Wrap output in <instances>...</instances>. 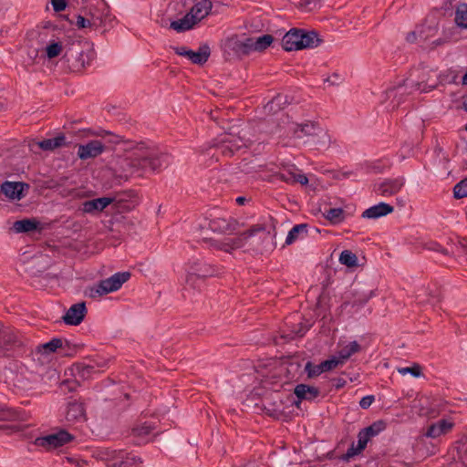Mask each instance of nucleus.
I'll use <instances>...</instances> for the list:
<instances>
[{
    "label": "nucleus",
    "mask_w": 467,
    "mask_h": 467,
    "mask_svg": "<svg viewBox=\"0 0 467 467\" xmlns=\"http://www.w3.org/2000/svg\"><path fill=\"white\" fill-rule=\"evenodd\" d=\"M131 155L125 160V166L130 174L142 176L145 172H161L171 162V157L152 142L140 141L132 145Z\"/></svg>",
    "instance_id": "nucleus-1"
},
{
    "label": "nucleus",
    "mask_w": 467,
    "mask_h": 467,
    "mask_svg": "<svg viewBox=\"0 0 467 467\" xmlns=\"http://www.w3.org/2000/svg\"><path fill=\"white\" fill-rule=\"evenodd\" d=\"M256 236L262 239V244H255L257 249L268 246L272 241L270 231L266 230L262 224H254L236 237H227L223 240H213L211 241V246L220 251L232 253L234 250L244 247L250 238Z\"/></svg>",
    "instance_id": "nucleus-2"
},
{
    "label": "nucleus",
    "mask_w": 467,
    "mask_h": 467,
    "mask_svg": "<svg viewBox=\"0 0 467 467\" xmlns=\"http://www.w3.org/2000/svg\"><path fill=\"white\" fill-rule=\"evenodd\" d=\"M212 7L211 0H200L191 7L182 18L171 21L170 28L178 33L188 31L205 18L210 14Z\"/></svg>",
    "instance_id": "nucleus-3"
},
{
    "label": "nucleus",
    "mask_w": 467,
    "mask_h": 467,
    "mask_svg": "<svg viewBox=\"0 0 467 467\" xmlns=\"http://www.w3.org/2000/svg\"><path fill=\"white\" fill-rule=\"evenodd\" d=\"M291 130L297 139H301L305 136L313 137L314 143L321 148L327 149L331 144V138L328 131L317 122L306 121L301 124H293Z\"/></svg>",
    "instance_id": "nucleus-4"
},
{
    "label": "nucleus",
    "mask_w": 467,
    "mask_h": 467,
    "mask_svg": "<svg viewBox=\"0 0 467 467\" xmlns=\"http://www.w3.org/2000/svg\"><path fill=\"white\" fill-rule=\"evenodd\" d=\"M98 457L106 462L109 467H140V457L124 450L101 448L98 451Z\"/></svg>",
    "instance_id": "nucleus-5"
},
{
    "label": "nucleus",
    "mask_w": 467,
    "mask_h": 467,
    "mask_svg": "<svg viewBox=\"0 0 467 467\" xmlns=\"http://www.w3.org/2000/svg\"><path fill=\"white\" fill-rule=\"evenodd\" d=\"M186 272V285L193 289H200L203 280L215 275L216 271L213 266L202 260L194 259L187 264Z\"/></svg>",
    "instance_id": "nucleus-6"
},
{
    "label": "nucleus",
    "mask_w": 467,
    "mask_h": 467,
    "mask_svg": "<svg viewBox=\"0 0 467 467\" xmlns=\"http://www.w3.org/2000/svg\"><path fill=\"white\" fill-rule=\"evenodd\" d=\"M130 277L129 272H118L109 278L103 279L98 284L88 288V295L91 298H96L109 293L119 290L124 283Z\"/></svg>",
    "instance_id": "nucleus-7"
},
{
    "label": "nucleus",
    "mask_w": 467,
    "mask_h": 467,
    "mask_svg": "<svg viewBox=\"0 0 467 467\" xmlns=\"http://www.w3.org/2000/svg\"><path fill=\"white\" fill-rule=\"evenodd\" d=\"M247 143L248 140H243L240 136L225 134L214 145L207 150V154L209 155L210 151L213 150L214 152L212 154L213 157L219 153L223 156L230 157L243 147H247Z\"/></svg>",
    "instance_id": "nucleus-8"
},
{
    "label": "nucleus",
    "mask_w": 467,
    "mask_h": 467,
    "mask_svg": "<svg viewBox=\"0 0 467 467\" xmlns=\"http://www.w3.org/2000/svg\"><path fill=\"white\" fill-rule=\"evenodd\" d=\"M418 77L420 78L418 81L407 79L406 85L428 92L435 88L440 83L439 76L435 71L431 69L422 68L420 75Z\"/></svg>",
    "instance_id": "nucleus-9"
},
{
    "label": "nucleus",
    "mask_w": 467,
    "mask_h": 467,
    "mask_svg": "<svg viewBox=\"0 0 467 467\" xmlns=\"http://www.w3.org/2000/svg\"><path fill=\"white\" fill-rule=\"evenodd\" d=\"M73 440V436L66 431H59L44 437L36 439L35 444L47 450L57 448Z\"/></svg>",
    "instance_id": "nucleus-10"
},
{
    "label": "nucleus",
    "mask_w": 467,
    "mask_h": 467,
    "mask_svg": "<svg viewBox=\"0 0 467 467\" xmlns=\"http://www.w3.org/2000/svg\"><path fill=\"white\" fill-rule=\"evenodd\" d=\"M405 178L397 177L387 179L374 186L377 195L381 197H390L397 194L404 186Z\"/></svg>",
    "instance_id": "nucleus-11"
},
{
    "label": "nucleus",
    "mask_w": 467,
    "mask_h": 467,
    "mask_svg": "<svg viewBox=\"0 0 467 467\" xmlns=\"http://www.w3.org/2000/svg\"><path fill=\"white\" fill-rule=\"evenodd\" d=\"M21 345L16 331L0 323V356H5L8 351Z\"/></svg>",
    "instance_id": "nucleus-12"
},
{
    "label": "nucleus",
    "mask_w": 467,
    "mask_h": 467,
    "mask_svg": "<svg viewBox=\"0 0 467 467\" xmlns=\"http://www.w3.org/2000/svg\"><path fill=\"white\" fill-rule=\"evenodd\" d=\"M105 151V145L101 140H94L87 144H80L78 147V157L80 160L94 159Z\"/></svg>",
    "instance_id": "nucleus-13"
},
{
    "label": "nucleus",
    "mask_w": 467,
    "mask_h": 467,
    "mask_svg": "<svg viewBox=\"0 0 467 467\" xmlns=\"http://www.w3.org/2000/svg\"><path fill=\"white\" fill-rule=\"evenodd\" d=\"M224 50L229 55L233 54L237 57L248 55L251 52L248 37L239 39L237 36L228 38L224 43Z\"/></svg>",
    "instance_id": "nucleus-14"
},
{
    "label": "nucleus",
    "mask_w": 467,
    "mask_h": 467,
    "mask_svg": "<svg viewBox=\"0 0 467 467\" xmlns=\"http://www.w3.org/2000/svg\"><path fill=\"white\" fill-rule=\"evenodd\" d=\"M340 361L337 359V357H332L321 362L318 365H314L312 362H306L305 366V371L307 373L308 378H315L319 376L323 372L330 371L340 365Z\"/></svg>",
    "instance_id": "nucleus-15"
},
{
    "label": "nucleus",
    "mask_w": 467,
    "mask_h": 467,
    "mask_svg": "<svg viewBox=\"0 0 467 467\" xmlns=\"http://www.w3.org/2000/svg\"><path fill=\"white\" fill-rule=\"evenodd\" d=\"M153 429L152 424L148 422L135 426L132 428L130 434L133 438V441L138 445H141L153 441L155 436L152 432Z\"/></svg>",
    "instance_id": "nucleus-16"
},
{
    "label": "nucleus",
    "mask_w": 467,
    "mask_h": 467,
    "mask_svg": "<svg viewBox=\"0 0 467 467\" xmlns=\"http://www.w3.org/2000/svg\"><path fill=\"white\" fill-rule=\"evenodd\" d=\"M87 312L86 305L84 302L77 303L69 307L63 317L66 324L77 326L84 319Z\"/></svg>",
    "instance_id": "nucleus-17"
},
{
    "label": "nucleus",
    "mask_w": 467,
    "mask_h": 467,
    "mask_svg": "<svg viewBox=\"0 0 467 467\" xmlns=\"http://www.w3.org/2000/svg\"><path fill=\"white\" fill-rule=\"evenodd\" d=\"M26 184L23 182H5L1 185V192L10 200H21L24 197Z\"/></svg>",
    "instance_id": "nucleus-18"
},
{
    "label": "nucleus",
    "mask_w": 467,
    "mask_h": 467,
    "mask_svg": "<svg viewBox=\"0 0 467 467\" xmlns=\"http://www.w3.org/2000/svg\"><path fill=\"white\" fill-rule=\"evenodd\" d=\"M112 202V199L109 197H101L89 201H86L82 203L81 210L85 213H94L102 212Z\"/></svg>",
    "instance_id": "nucleus-19"
},
{
    "label": "nucleus",
    "mask_w": 467,
    "mask_h": 467,
    "mask_svg": "<svg viewBox=\"0 0 467 467\" xmlns=\"http://www.w3.org/2000/svg\"><path fill=\"white\" fill-rule=\"evenodd\" d=\"M393 210L394 208L390 204L386 202H379L366 209L362 213V217L367 219H378L391 213Z\"/></svg>",
    "instance_id": "nucleus-20"
},
{
    "label": "nucleus",
    "mask_w": 467,
    "mask_h": 467,
    "mask_svg": "<svg viewBox=\"0 0 467 467\" xmlns=\"http://www.w3.org/2000/svg\"><path fill=\"white\" fill-rule=\"evenodd\" d=\"M300 33L301 29L293 28L283 36L282 47L285 50H300Z\"/></svg>",
    "instance_id": "nucleus-21"
},
{
    "label": "nucleus",
    "mask_w": 467,
    "mask_h": 467,
    "mask_svg": "<svg viewBox=\"0 0 467 467\" xmlns=\"http://www.w3.org/2000/svg\"><path fill=\"white\" fill-rule=\"evenodd\" d=\"M452 427L453 423L451 421L441 420L429 427L426 436L430 438H438L441 435L449 432Z\"/></svg>",
    "instance_id": "nucleus-22"
},
{
    "label": "nucleus",
    "mask_w": 467,
    "mask_h": 467,
    "mask_svg": "<svg viewBox=\"0 0 467 467\" xmlns=\"http://www.w3.org/2000/svg\"><path fill=\"white\" fill-rule=\"evenodd\" d=\"M321 39L315 31H306L301 29L300 33V50L305 48H314L319 46Z\"/></svg>",
    "instance_id": "nucleus-23"
},
{
    "label": "nucleus",
    "mask_w": 467,
    "mask_h": 467,
    "mask_svg": "<svg viewBox=\"0 0 467 467\" xmlns=\"http://www.w3.org/2000/svg\"><path fill=\"white\" fill-rule=\"evenodd\" d=\"M40 225V222L35 218L23 219L16 221L13 223V230L16 233H28L35 230H41L42 227Z\"/></svg>",
    "instance_id": "nucleus-24"
},
{
    "label": "nucleus",
    "mask_w": 467,
    "mask_h": 467,
    "mask_svg": "<svg viewBox=\"0 0 467 467\" xmlns=\"http://www.w3.org/2000/svg\"><path fill=\"white\" fill-rule=\"evenodd\" d=\"M88 133L90 136L101 137L102 139H104V141L102 142L105 146L107 144L110 146H115L122 141V138L120 136L102 129L88 130Z\"/></svg>",
    "instance_id": "nucleus-25"
},
{
    "label": "nucleus",
    "mask_w": 467,
    "mask_h": 467,
    "mask_svg": "<svg viewBox=\"0 0 467 467\" xmlns=\"http://www.w3.org/2000/svg\"><path fill=\"white\" fill-rule=\"evenodd\" d=\"M89 16L93 27L95 28L106 26L107 21L109 20L108 7L104 5L101 8H95L90 11Z\"/></svg>",
    "instance_id": "nucleus-26"
},
{
    "label": "nucleus",
    "mask_w": 467,
    "mask_h": 467,
    "mask_svg": "<svg viewBox=\"0 0 467 467\" xmlns=\"http://www.w3.org/2000/svg\"><path fill=\"white\" fill-rule=\"evenodd\" d=\"M371 438L368 437V433L362 429L358 434V443L355 445L354 443L348 449L346 456L348 458L353 457L358 453H360L367 446L368 441Z\"/></svg>",
    "instance_id": "nucleus-27"
},
{
    "label": "nucleus",
    "mask_w": 467,
    "mask_h": 467,
    "mask_svg": "<svg viewBox=\"0 0 467 467\" xmlns=\"http://www.w3.org/2000/svg\"><path fill=\"white\" fill-rule=\"evenodd\" d=\"M186 54V57H188L192 63L202 65L204 64L209 57H210V47L207 45H202L199 47L198 50H189Z\"/></svg>",
    "instance_id": "nucleus-28"
},
{
    "label": "nucleus",
    "mask_w": 467,
    "mask_h": 467,
    "mask_svg": "<svg viewBox=\"0 0 467 467\" xmlns=\"http://www.w3.org/2000/svg\"><path fill=\"white\" fill-rule=\"evenodd\" d=\"M295 395L299 400H314L319 395V389L313 386L298 384L294 390Z\"/></svg>",
    "instance_id": "nucleus-29"
},
{
    "label": "nucleus",
    "mask_w": 467,
    "mask_h": 467,
    "mask_svg": "<svg viewBox=\"0 0 467 467\" xmlns=\"http://www.w3.org/2000/svg\"><path fill=\"white\" fill-rule=\"evenodd\" d=\"M249 45L251 46L252 51H264L274 41V37L271 35H263L254 37H248Z\"/></svg>",
    "instance_id": "nucleus-30"
},
{
    "label": "nucleus",
    "mask_w": 467,
    "mask_h": 467,
    "mask_svg": "<svg viewBox=\"0 0 467 467\" xmlns=\"http://www.w3.org/2000/svg\"><path fill=\"white\" fill-rule=\"evenodd\" d=\"M64 340L62 338H53L50 341L41 344L36 347V354L49 355L56 352L58 348H62Z\"/></svg>",
    "instance_id": "nucleus-31"
},
{
    "label": "nucleus",
    "mask_w": 467,
    "mask_h": 467,
    "mask_svg": "<svg viewBox=\"0 0 467 467\" xmlns=\"http://www.w3.org/2000/svg\"><path fill=\"white\" fill-rule=\"evenodd\" d=\"M360 351V345L357 341L349 342L348 344L343 346L338 351V357L337 359L341 360L340 365H342L346 360H348L352 355Z\"/></svg>",
    "instance_id": "nucleus-32"
},
{
    "label": "nucleus",
    "mask_w": 467,
    "mask_h": 467,
    "mask_svg": "<svg viewBox=\"0 0 467 467\" xmlns=\"http://www.w3.org/2000/svg\"><path fill=\"white\" fill-rule=\"evenodd\" d=\"M307 235V224H296L289 232L285 239L286 244H291L297 239L304 238Z\"/></svg>",
    "instance_id": "nucleus-33"
},
{
    "label": "nucleus",
    "mask_w": 467,
    "mask_h": 467,
    "mask_svg": "<svg viewBox=\"0 0 467 467\" xmlns=\"http://www.w3.org/2000/svg\"><path fill=\"white\" fill-rule=\"evenodd\" d=\"M85 417L84 408L79 403H71L68 405L66 418L68 421L81 420Z\"/></svg>",
    "instance_id": "nucleus-34"
},
{
    "label": "nucleus",
    "mask_w": 467,
    "mask_h": 467,
    "mask_svg": "<svg viewBox=\"0 0 467 467\" xmlns=\"http://www.w3.org/2000/svg\"><path fill=\"white\" fill-rule=\"evenodd\" d=\"M454 21L458 27L467 29V4H461L456 7Z\"/></svg>",
    "instance_id": "nucleus-35"
},
{
    "label": "nucleus",
    "mask_w": 467,
    "mask_h": 467,
    "mask_svg": "<svg viewBox=\"0 0 467 467\" xmlns=\"http://www.w3.org/2000/svg\"><path fill=\"white\" fill-rule=\"evenodd\" d=\"M66 138L64 136H57L53 139L44 140L37 142L40 149L44 150H52L54 149L61 147L65 142Z\"/></svg>",
    "instance_id": "nucleus-36"
},
{
    "label": "nucleus",
    "mask_w": 467,
    "mask_h": 467,
    "mask_svg": "<svg viewBox=\"0 0 467 467\" xmlns=\"http://www.w3.org/2000/svg\"><path fill=\"white\" fill-rule=\"evenodd\" d=\"M209 225L214 232L226 233L232 230L231 223L223 218H214L211 220Z\"/></svg>",
    "instance_id": "nucleus-37"
},
{
    "label": "nucleus",
    "mask_w": 467,
    "mask_h": 467,
    "mask_svg": "<svg viewBox=\"0 0 467 467\" xmlns=\"http://www.w3.org/2000/svg\"><path fill=\"white\" fill-rule=\"evenodd\" d=\"M325 216L332 223L337 224L345 220V212L341 208H330L326 211Z\"/></svg>",
    "instance_id": "nucleus-38"
},
{
    "label": "nucleus",
    "mask_w": 467,
    "mask_h": 467,
    "mask_svg": "<svg viewBox=\"0 0 467 467\" xmlns=\"http://www.w3.org/2000/svg\"><path fill=\"white\" fill-rule=\"evenodd\" d=\"M339 263L348 267H353L358 265L357 255L350 250H344L339 255Z\"/></svg>",
    "instance_id": "nucleus-39"
},
{
    "label": "nucleus",
    "mask_w": 467,
    "mask_h": 467,
    "mask_svg": "<svg viewBox=\"0 0 467 467\" xmlns=\"http://www.w3.org/2000/svg\"><path fill=\"white\" fill-rule=\"evenodd\" d=\"M385 428H386L385 422L382 420H378V421L373 422L368 427L364 428V430L368 433V437L372 438V437L377 436L382 431H384Z\"/></svg>",
    "instance_id": "nucleus-40"
},
{
    "label": "nucleus",
    "mask_w": 467,
    "mask_h": 467,
    "mask_svg": "<svg viewBox=\"0 0 467 467\" xmlns=\"http://www.w3.org/2000/svg\"><path fill=\"white\" fill-rule=\"evenodd\" d=\"M453 194L456 199L467 197V178L462 180L454 186Z\"/></svg>",
    "instance_id": "nucleus-41"
},
{
    "label": "nucleus",
    "mask_w": 467,
    "mask_h": 467,
    "mask_svg": "<svg viewBox=\"0 0 467 467\" xmlns=\"http://www.w3.org/2000/svg\"><path fill=\"white\" fill-rule=\"evenodd\" d=\"M62 51V45L58 42H51L46 47L47 57L49 59L55 58L60 55Z\"/></svg>",
    "instance_id": "nucleus-42"
},
{
    "label": "nucleus",
    "mask_w": 467,
    "mask_h": 467,
    "mask_svg": "<svg viewBox=\"0 0 467 467\" xmlns=\"http://www.w3.org/2000/svg\"><path fill=\"white\" fill-rule=\"evenodd\" d=\"M398 372L401 375L410 374L415 378L421 376V367L418 364H413L411 367L398 368Z\"/></svg>",
    "instance_id": "nucleus-43"
},
{
    "label": "nucleus",
    "mask_w": 467,
    "mask_h": 467,
    "mask_svg": "<svg viewBox=\"0 0 467 467\" xmlns=\"http://www.w3.org/2000/svg\"><path fill=\"white\" fill-rule=\"evenodd\" d=\"M271 236H272V241H271L270 244L266 247H261L259 249L256 248L255 244H257V243L262 244V239H259L258 236L250 238L248 244L252 246V248L254 250H256L259 252H263L265 250H270V249L275 248V244H274L275 234H271Z\"/></svg>",
    "instance_id": "nucleus-44"
},
{
    "label": "nucleus",
    "mask_w": 467,
    "mask_h": 467,
    "mask_svg": "<svg viewBox=\"0 0 467 467\" xmlns=\"http://www.w3.org/2000/svg\"><path fill=\"white\" fill-rule=\"evenodd\" d=\"M374 292L368 291V293H362L358 295L357 297L353 301V306H364L370 298L374 296Z\"/></svg>",
    "instance_id": "nucleus-45"
},
{
    "label": "nucleus",
    "mask_w": 467,
    "mask_h": 467,
    "mask_svg": "<svg viewBox=\"0 0 467 467\" xmlns=\"http://www.w3.org/2000/svg\"><path fill=\"white\" fill-rule=\"evenodd\" d=\"M456 78L457 74L451 69L439 75L440 83H452L456 81Z\"/></svg>",
    "instance_id": "nucleus-46"
},
{
    "label": "nucleus",
    "mask_w": 467,
    "mask_h": 467,
    "mask_svg": "<svg viewBox=\"0 0 467 467\" xmlns=\"http://www.w3.org/2000/svg\"><path fill=\"white\" fill-rule=\"evenodd\" d=\"M16 418V413L10 408H0V420H13Z\"/></svg>",
    "instance_id": "nucleus-47"
},
{
    "label": "nucleus",
    "mask_w": 467,
    "mask_h": 467,
    "mask_svg": "<svg viewBox=\"0 0 467 467\" xmlns=\"http://www.w3.org/2000/svg\"><path fill=\"white\" fill-rule=\"evenodd\" d=\"M296 169L293 168L291 170L284 171L280 173V178L282 181L294 184L296 178Z\"/></svg>",
    "instance_id": "nucleus-48"
},
{
    "label": "nucleus",
    "mask_w": 467,
    "mask_h": 467,
    "mask_svg": "<svg viewBox=\"0 0 467 467\" xmlns=\"http://www.w3.org/2000/svg\"><path fill=\"white\" fill-rule=\"evenodd\" d=\"M442 36H444L447 43L457 40V33L453 26L444 28L442 31Z\"/></svg>",
    "instance_id": "nucleus-49"
},
{
    "label": "nucleus",
    "mask_w": 467,
    "mask_h": 467,
    "mask_svg": "<svg viewBox=\"0 0 467 467\" xmlns=\"http://www.w3.org/2000/svg\"><path fill=\"white\" fill-rule=\"evenodd\" d=\"M77 26L78 28L93 27L90 16L86 18L82 16H78Z\"/></svg>",
    "instance_id": "nucleus-50"
},
{
    "label": "nucleus",
    "mask_w": 467,
    "mask_h": 467,
    "mask_svg": "<svg viewBox=\"0 0 467 467\" xmlns=\"http://www.w3.org/2000/svg\"><path fill=\"white\" fill-rule=\"evenodd\" d=\"M375 398L373 395H368L363 397L359 401V406L366 410L371 406V404L374 402Z\"/></svg>",
    "instance_id": "nucleus-51"
},
{
    "label": "nucleus",
    "mask_w": 467,
    "mask_h": 467,
    "mask_svg": "<svg viewBox=\"0 0 467 467\" xmlns=\"http://www.w3.org/2000/svg\"><path fill=\"white\" fill-rule=\"evenodd\" d=\"M51 4L56 12H61L67 7L66 0H51Z\"/></svg>",
    "instance_id": "nucleus-52"
},
{
    "label": "nucleus",
    "mask_w": 467,
    "mask_h": 467,
    "mask_svg": "<svg viewBox=\"0 0 467 467\" xmlns=\"http://www.w3.org/2000/svg\"><path fill=\"white\" fill-rule=\"evenodd\" d=\"M295 183H300L301 185H306L308 183V179L305 174L298 172V170H296Z\"/></svg>",
    "instance_id": "nucleus-53"
},
{
    "label": "nucleus",
    "mask_w": 467,
    "mask_h": 467,
    "mask_svg": "<svg viewBox=\"0 0 467 467\" xmlns=\"http://www.w3.org/2000/svg\"><path fill=\"white\" fill-rule=\"evenodd\" d=\"M95 365H90L91 368L98 367L99 368H105L108 366V360L99 358L98 361H94Z\"/></svg>",
    "instance_id": "nucleus-54"
},
{
    "label": "nucleus",
    "mask_w": 467,
    "mask_h": 467,
    "mask_svg": "<svg viewBox=\"0 0 467 467\" xmlns=\"http://www.w3.org/2000/svg\"><path fill=\"white\" fill-rule=\"evenodd\" d=\"M190 49H187L185 47H174V51L177 55L186 57L185 53H188Z\"/></svg>",
    "instance_id": "nucleus-55"
},
{
    "label": "nucleus",
    "mask_w": 467,
    "mask_h": 467,
    "mask_svg": "<svg viewBox=\"0 0 467 467\" xmlns=\"http://www.w3.org/2000/svg\"><path fill=\"white\" fill-rule=\"evenodd\" d=\"M446 43H447V41H445L444 36H441V37L436 39L435 41H433L432 45H433V47H437V46H441V45H443Z\"/></svg>",
    "instance_id": "nucleus-56"
},
{
    "label": "nucleus",
    "mask_w": 467,
    "mask_h": 467,
    "mask_svg": "<svg viewBox=\"0 0 467 467\" xmlns=\"http://www.w3.org/2000/svg\"><path fill=\"white\" fill-rule=\"evenodd\" d=\"M156 22L162 27L168 26V22L163 17L161 20L157 19Z\"/></svg>",
    "instance_id": "nucleus-57"
},
{
    "label": "nucleus",
    "mask_w": 467,
    "mask_h": 467,
    "mask_svg": "<svg viewBox=\"0 0 467 467\" xmlns=\"http://www.w3.org/2000/svg\"><path fill=\"white\" fill-rule=\"evenodd\" d=\"M416 38L415 32H411L407 36V40L410 42H413Z\"/></svg>",
    "instance_id": "nucleus-58"
},
{
    "label": "nucleus",
    "mask_w": 467,
    "mask_h": 467,
    "mask_svg": "<svg viewBox=\"0 0 467 467\" xmlns=\"http://www.w3.org/2000/svg\"><path fill=\"white\" fill-rule=\"evenodd\" d=\"M306 330V328L301 327V328H300V329H298V330H293V332H294L296 335H298V336L302 337V336L305 334Z\"/></svg>",
    "instance_id": "nucleus-59"
},
{
    "label": "nucleus",
    "mask_w": 467,
    "mask_h": 467,
    "mask_svg": "<svg viewBox=\"0 0 467 467\" xmlns=\"http://www.w3.org/2000/svg\"><path fill=\"white\" fill-rule=\"evenodd\" d=\"M68 1L71 2L75 5H80L84 4L85 2H87L88 0H68Z\"/></svg>",
    "instance_id": "nucleus-60"
},
{
    "label": "nucleus",
    "mask_w": 467,
    "mask_h": 467,
    "mask_svg": "<svg viewBox=\"0 0 467 467\" xmlns=\"http://www.w3.org/2000/svg\"><path fill=\"white\" fill-rule=\"evenodd\" d=\"M236 202L239 203V204H244V202H245V198L244 197H238L236 199Z\"/></svg>",
    "instance_id": "nucleus-61"
},
{
    "label": "nucleus",
    "mask_w": 467,
    "mask_h": 467,
    "mask_svg": "<svg viewBox=\"0 0 467 467\" xmlns=\"http://www.w3.org/2000/svg\"><path fill=\"white\" fill-rule=\"evenodd\" d=\"M67 384H68V382H67V381H63V382H62V384H61V388H63V387L67 386Z\"/></svg>",
    "instance_id": "nucleus-62"
},
{
    "label": "nucleus",
    "mask_w": 467,
    "mask_h": 467,
    "mask_svg": "<svg viewBox=\"0 0 467 467\" xmlns=\"http://www.w3.org/2000/svg\"><path fill=\"white\" fill-rule=\"evenodd\" d=\"M419 72V69H416L415 71H413L410 76H413L415 73Z\"/></svg>",
    "instance_id": "nucleus-63"
},
{
    "label": "nucleus",
    "mask_w": 467,
    "mask_h": 467,
    "mask_svg": "<svg viewBox=\"0 0 467 467\" xmlns=\"http://www.w3.org/2000/svg\"><path fill=\"white\" fill-rule=\"evenodd\" d=\"M464 108H465V109L467 111V103H465Z\"/></svg>",
    "instance_id": "nucleus-64"
}]
</instances>
